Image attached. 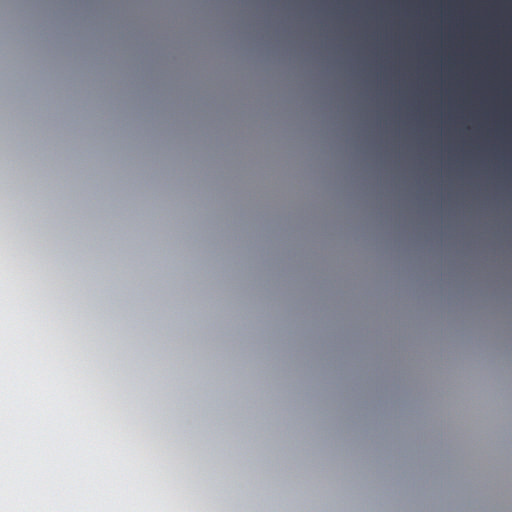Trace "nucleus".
Here are the masks:
<instances>
[{
  "label": "nucleus",
  "instance_id": "nucleus-2",
  "mask_svg": "<svg viewBox=\"0 0 512 512\" xmlns=\"http://www.w3.org/2000/svg\"><path fill=\"white\" fill-rule=\"evenodd\" d=\"M401 34L400 33H394V36H400Z\"/></svg>",
  "mask_w": 512,
  "mask_h": 512
},
{
  "label": "nucleus",
  "instance_id": "nucleus-3",
  "mask_svg": "<svg viewBox=\"0 0 512 512\" xmlns=\"http://www.w3.org/2000/svg\"><path fill=\"white\" fill-rule=\"evenodd\" d=\"M438 32H439V33H442L443 31H442V30H439Z\"/></svg>",
  "mask_w": 512,
  "mask_h": 512
},
{
  "label": "nucleus",
  "instance_id": "nucleus-4",
  "mask_svg": "<svg viewBox=\"0 0 512 512\" xmlns=\"http://www.w3.org/2000/svg\"><path fill=\"white\" fill-rule=\"evenodd\" d=\"M439 35H440V36H443L444 34H443V33H440Z\"/></svg>",
  "mask_w": 512,
  "mask_h": 512
},
{
  "label": "nucleus",
  "instance_id": "nucleus-1",
  "mask_svg": "<svg viewBox=\"0 0 512 512\" xmlns=\"http://www.w3.org/2000/svg\"><path fill=\"white\" fill-rule=\"evenodd\" d=\"M401 34L400 33H394V36H400Z\"/></svg>",
  "mask_w": 512,
  "mask_h": 512
}]
</instances>
